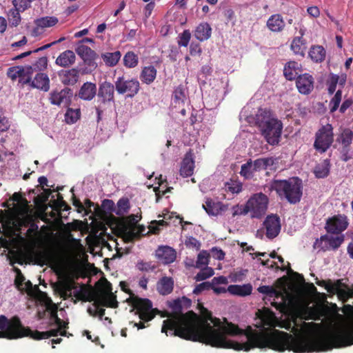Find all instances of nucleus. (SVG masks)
<instances>
[{"mask_svg":"<svg viewBox=\"0 0 353 353\" xmlns=\"http://www.w3.org/2000/svg\"><path fill=\"white\" fill-rule=\"evenodd\" d=\"M169 307L172 312L169 319L163 321L162 333L172 332V335L185 341L204 343L210 346L232 349L235 351L248 352L254 348H268L283 352L289 350L295 344H301L304 336H292L287 332L274 330L269 332L265 330H256L250 326L242 330L239 326L226 321V324L214 329L208 323L211 321L215 325L220 324L217 319H212V313L203 309V318L193 311L183 313L186 310L179 301H172Z\"/></svg>","mask_w":353,"mask_h":353,"instance_id":"1","label":"nucleus"},{"mask_svg":"<svg viewBox=\"0 0 353 353\" xmlns=\"http://www.w3.org/2000/svg\"><path fill=\"white\" fill-rule=\"evenodd\" d=\"M301 341L303 343H296L289 350L294 353L321 352L333 348L350 346L353 345V325L337 326L322 336H304Z\"/></svg>","mask_w":353,"mask_h":353,"instance_id":"2","label":"nucleus"},{"mask_svg":"<svg viewBox=\"0 0 353 353\" xmlns=\"http://www.w3.org/2000/svg\"><path fill=\"white\" fill-rule=\"evenodd\" d=\"M64 328H56L45 332L38 330L32 331L28 327L23 326L19 316H14L11 319L5 315H0V337H5L8 340H17L24 337H30L34 341L48 339L51 336H56Z\"/></svg>","mask_w":353,"mask_h":353,"instance_id":"3","label":"nucleus"},{"mask_svg":"<svg viewBox=\"0 0 353 353\" xmlns=\"http://www.w3.org/2000/svg\"><path fill=\"white\" fill-rule=\"evenodd\" d=\"M256 125L261 130L266 143L270 145H277L280 142L282 132V123L273 117L270 109H259L256 114Z\"/></svg>","mask_w":353,"mask_h":353,"instance_id":"4","label":"nucleus"},{"mask_svg":"<svg viewBox=\"0 0 353 353\" xmlns=\"http://www.w3.org/2000/svg\"><path fill=\"white\" fill-rule=\"evenodd\" d=\"M270 189L277 193L278 196L285 199L290 204L299 203L303 195V183L298 177L287 180L274 179L270 184Z\"/></svg>","mask_w":353,"mask_h":353,"instance_id":"5","label":"nucleus"},{"mask_svg":"<svg viewBox=\"0 0 353 353\" xmlns=\"http://www.w3.org/2000/svg\"><path fill=\"white\" fill-rule=\"evenodd\" d=\"M74 297L83 302L94 301V306L96 307L99 306L114 309L118 307V301L113 293L99 294L90 286L86 288L84 285H81L80 290L74 292Z\"/></svg>","mask_w":353,"mask_h":353,"instance_id":"6","label":"nucleus"},{"mask_svg":"<svg viewBox=\"0 0 353 353\" xmlns=\"http://www.w3.org/2000/svg\"><path fill=\"white\" fill-rule=\"evenodd\" d=\"M127 301L136 310V314H139V319L148 322L154 318L156 309L152 308V302L149 299L139 298L131 294Z\"/></svg>","mask_w":353,"mask_h":353,"instance_id":"7","label":"nucleus"},{"mask_svg":"<svg viewBox=\"0 0 353 353\" xmlns=\"http://www.w3.org/2000/svg\"><path fill=\"white\" fill-rule=\"evenodd\" d=\"M333 142L332 126L327 123L321 127L315 134V142H314V148L320 152H325L331 146Z\"/></svg>","mask_w":353,"mask_h":353,"instance_id":"8","label":"nucleus"},{"mask_svg":"<svg viewBox=\"0 0 353 353\" xmlns=\"http://www.w3.org/2000/svg\"><path fill=\"white\" fill-rule=\"evenodd\" d=\"M114 88L113 84L109 81H104L99 84L98 92L96 93L98 97V106L96 107L98 119L103 114V108L106 104L114 101Z\"/></svg>","mask_w":353,"mask_h":353,"instance_id":"9","label":"nucleus"},{"mask_svg":"<svg viewBox=\"0 0 353 353\" xmlns=\"http://www.w3.org/2000/svg\"><path fill=\"white\" fill-rule=\"evenodd\" d=\"M268 205V197L263 193H256L248 199L245 207L252 210V218L260 219L263 216L267 210Z\"/></svg>","mask_w":353,"mask_h":353,"instance_id":"10","label":"nucleus"},{"mask_svg":"<svg viewBox=\"0 0 353 353\" xmlns=\"http://www.w3.org/2000/svg\"><path fill=\"white\" fill-rule=\"evenodd\" d=\"M114 89L119 94H125L127 97L132 99L139 92V81L135 79H126L125 77H119L114 81Z\"/></svg>","mask_w":353,"mask_h":353,"instance_id":"11","label":"nucleus"},{"mask_svg":"<svg viewBox=\"0 0 353 353\" xmlns=\"http://www.w3.org/2000/svg\"><path fill=\"white\" fill-rule=\"evenodd\" d=\"M347 218L344 214H336L327 220L325 230L329 234H339L347 228Z\"/></svg>","mask_w":353,"mask_h":353,"instance_id":"12","label":"nucleus"},{"mask_svg":"<svg viewBox=\"0 0 353 353\" xmlns=\"http://www.w3.org/2000/svg\"><path fill=\"white\" fill-rule=\"evenodd\" d=\"M76 53L77 55L81 57L84 64L88 65V67L92 70L97 68L95 60L98 57V55H97L94 50L84 44H79L77 45Z\"/></svg>","mask_w":353,"mask_h":353,"instance_id":"13","label":"nucleus"},{"mask_svg":"<svg viewBox=\"0 0 353 353\" xmlns=\"http://www.w3.org/2000/svg\"><path fill=\"white\" fill-rule=\"evenodd\" d=\"M337 142L341 144L342 160L347 162L350 159L349 151L350 145L352 142V131L349 128H345L337 137Z\"/></svg>","mask_w":353,"mask_h":353,"instance_id":"14","label":"nucleus"},{"mask_svg":"<svg viewBox=\"0 0 353 353\" xmlns=\"http://www.w3.org/2000/svg\"><path fill=\"white\" fill-rule=\"evenodd\" d=\"M72 97V90L65 88L60 91L54 90L50 94V102L52 105L60 106L63 104L65 106H68L69 102H70V98Z\"/></svg>","mask_w":353,"mask_h":353,"instance_id":"15","label":"nucleus"},{"mask_svg":"<svg viewBox=\"0 0 353 353\" xmlns=\"http://www.w3.org/2000/svg\"><path fill=\"white\" fill-rule=\"evenodd\" d=\"M60 82L65 86H73L77 84L80 77V70L72 68L69 70H61L58 72Z\"/></svg>","mask_w":353,"mask_h":353,"instance_id":"16","label":"nucleus"},{"mask_svg":"<svg viewBox=\"0 0 353 353\" xmlns=\"http://www.w3.org/2000/svg\"><path fill=\"white\" fill-rule=\"evenodd\" d=\"M264 227L266 230V237L272 239L278 236L280 232V219L276 214L266 216L264 221Z\"/></svg>","mask_w":353,"mask_h":353,"instance_id":"17","label":"nucleus"},{"mask_svg":"<svg viewBox=\"0 0 353 353\" xmlns=\"http://www.w3.org/2000/svg\"><path fill=\"white\" fill-rule=\"evenodd\" d=\"M157 260L164 265H168L176 260V251L168 245H161L155 251Z\"/></svg>","mask_w":353,"mask_h":353,"instance_id":"18","label":"nucleus"},{"mask_svg":"<svg viewBox=\"0 0 353 353\" xmlns=\"http://www.w3.org/2000/svg\"><path fill=\"white\" fill-rule=\"evenodd\" d=\"M296 87L299 93L303 94H310L313 89V78L308 74H303L296 77Z\"/></svg>","mask_w":353,"mask_h":353,"instance_id":"19","label":"nucleus"},{"mask_svg":"<svg viewBox=\"0 0 353 353\" xmlns=\"http://www.w3.org/2000/svg\"><path fill=\"white\" fill-rule=\"evenodd\" d=\"M194 173V153L190 150L185 152L180 167V175L182 177H188Z\"/></svg>","mask_w":353,"mask_h":353,"instance_id":"20","label":"nucleus"},{"mask_svg":"<svg viewBox=\"0 0 353 353\" xmlns=\"http://www.w3.org/2000/svg\"><path fill=\"white\" fill-rule=\"evenodd\" d=\"M321 243H325V245H322L321 249L323 251L326 250H337L344 241V236L340 235L334 236H328L327 235L321 236Z\"/></svg>","mask_w":353,"mask_h":353,"instance_id":"21","label":"nucleus"},{"mask_svg":"<svg viewBox=\"0 0 353 353\" xmlns=\"http://www.w3.org/2000/svg\"><path fill=\"white\" fill-rule=\"evenodd\" d=\"M203 209L206 211L207 214L216 216L225 211L227 208L220 201L214 202L211 198H207L206 201L203 204Z\"/></svg>","mask_w":353,"mask_h":353,"instance_id":"22","label":"nucleus"},{"mask_svg":"<svg viewBox=\"0 0 353 353\" xmlns=\"http://www.w3.org/2000/svg\"><path fill=\"white\" fill-rule=\"evenodd\" d=\"M266 27L272 32H281L285 28V21L280 14H273L266 21Z\"/></svg>","mask_w":353,"mask_h":353,"instance_id":"23","label":"nucleus"},{"mask_svg":"<svg viewBox=\"0 0 353 353\" xmlns=\"http://www.w3.org/2000/svg\"><path fill=\"white\" fill-rule=\"evenodd\" d=\"M96 93L97 85L91 82H85L79 89L78 97L81 100L90 101L94 98Z\"/></svg>","mask_w":353,"mask_h":353,"instance_id":"24","label":"nucleus"},{"mask_svg":"<svg viewBox=\"0 0 353 353\" xmlns=\"http://www.w3.org/2000/svg\"><path fill=\"white\" fill-rule=\"evenodd\" d=\"M75 63V54L72 50H67L60 53L55 59V65L61 68H69Z\"/></svg>","mask_w":353,"mask_h":353,"instance_id":"25","label":"nucleus"},{"mask_svg":"<svg viewBox=\"0 0 353 353\" xmlns=\"http://www.w3.org/2000/svg\"><path fill=\"white\" fill-rule=\"evenodd\" d=\"M37 28L33 30V35L37 36L41 33V30L51 28L57 23V18L54 17H44L37 19L34 21Z\"/></svg>","mask_w":353,"mask_h":353,"instance_id":"26","label":"nucleus"},{"mask_svg":"<svg viewBox=\"0 0 353 353\" xmlns=\"http://www.w3.org/2000/svg\"><path fill=\"white\" fill-rule=\"evenodd\" d=\"M27 84H30L32 88L41 90L44 92H47L49 90V79L47 74L43 72L37 74L34 79H30V82Z\"/></svg>","mask_w":353,"mask_h":353,"instance_id":"27","label":"nucleus"},{"mask_svg":"<svg viewBox=\"0 0 353 353\" xmlns=\"http://www.w3.org/2000/svg\"><path fill=\"white\" fill-rule=\"evenodd\" d=\"M156 290H157V292L163 296L170 294L172 292L173 290L172 278L168 276L161 278V279L157 281V284H156Z\"/></svg>","mask_w":353,"mask_h":353,"instance_id":"28","label":"nucleus"},{"mask_svg":"<svg viewBox=\"0 0 353 353\" xmlns=\"http://www.w3.org/2000/svg\"><path fill=\"white\" fill-rule=\"evenodd\" d=\"M210 35H212V28L208 23L199 24L195 28V32H194V37L201 41H207L210 38Z\"/></svg>","mask_w":353,"mask_h":353,"instance_id":"29","label":"nucleus"},{"mask_svg":"<svg viewBox=\"0 0 353 353\" xmlns=\"http://www.w3.org/2000/svg\"><path fill=\"white\" fill-rule=\"evenodd\" d=\"M316 284L320 287H323L328 292H332L336 289L347 288V285L341 282V279H337L334 282H332L330 279L319 280L316 281Z\"/></svg>","mask_w":353,"mask_h":353,"instance_id":"30","label":"nucleus"},{"mask_svg":"<svg viewBox=\"0 0 353 353\" xmlns=\"http://www.w3.org/2000/svg\"><path fill=\"white\" fill-rule=\"evenodd\" d=\"M157 70L152 65L145 66L141 70L139 74V79L142 83L150 85L156 79Z\"/></svg>","mask_w":353,"mask_h":353,"instance_id":"31","label":"nucleus"},{"mask_svg":"<svg viewBox=\"0 0 353 353\" xmlns=\"http://www.w3.org/2000/svg\"><path fill=\"white\" fill-rule=\"evenodd\" d=\"M283 73H284L286 80H294L296 77H299L298 75V73H299V64L295 61L286 63L284 70H283Z\"/></svg>","mask_w":353,"mask_h":353,"instance_id":"32","label":"nucleus"},{"mask_svg":"<svg viewBox=\"0 0 353 353\" xmlns=\"http://www.w3.org/2000/svg\"><path fill=\"white\" fill-rule=\"evenodd\" d=\"M228 292L232 295H238L239 296H248L252 293V285H230L228 288Z\"/></svg>","mask_w":353,"mask_h":353,"instance_id":"33","label":"nucleus"},{"mask_svg":"<svg viewBox=\"0 0 353 353\" xmlns=\"http://www.w3.org/2000/svg\"><path fill=\"white\" fill-rule=\"evenodd\" d=\"M37 264L43 266L52 264L55 262V259L51 251L43 250L35 254Z\"/></svg>","mask_w":353,"mask_h":353,"instance_id":"34","label":"nucleus"},{"mask_svg":"<svg viewBox=\"0 0 353 353\" xmlns=\"http://www.w3.org/2000/svg\"><path fill=\"white\" fill-rule=\"evenodd\" d=\"M128 223H129V225H130V229L127 232V238L132 240L138 236V234L141 233L144 231V228L143 226H139V231L135 232L136 224L138 223V219H137V216L134 214H130L128 216Z\"/></svg>","mask_w":353,"mask_h":353,"instance_id":"35","label":"nucleus"},{"mask_svg":"<svg viewBox=\"0 0 353 353\" xmlns=\"http://www.w3.org/2000/svg\"><path fill=\"white\" fill-rule=\"evenodd\" d=\"M290 48L294 54L304 57L306 46L305 45V40L301 37H294L292 42H291Z\"/></svg>","mask_w":353,"mask_h":353,"instance_id":"36","label":"nucleus"},{"mask_svg":"<svg viewBox=\"0 0 353 353\" xmlns=\"http://www.w3.org/2000/svg\"><path fill=\"white\" fill-rule=\"evenodd\" d=\"M274 159L272 157H265L256 159L252 161V168L255 171H262L273 165Z\"/></svg>","mask_w":353,"mask_h":353,"instance_id":"37","label":"nucleus"},{"mask_svg":"<svg viewBox=\"0 0 353 353\" xmlns=\"http://www.w3.org/2000/svg\"><path fill=\"white\" fill-rule=\"evenodd\" d=\"M309 57L315 63H321L325 59V50L321 46H312L309 51Z\"/></svg>","mask_w":353,"mask_h":353,"instance_id":"38","label":"nucleus"},{"mask_svg":"<svg viewBox=\"0 0 353 353\" xmlns=\"http://www.w3.org/2000/svg\"><path fill=\"white\" fill-rule=\"evenodd\" d=\"M121 54L117 50L114 52H105L102 54V59L108 67H113L116 65L120 60Z\"/></svg>","mask_w":353,"mask_h":353,"instance_id":"39","label":"nucleus"},{"mask_svg":"<svg viewBox=\"0 0 353 353\" xmlns=\"http://www.w3.org/2000/svg\"><path fill=\"white\" fill-rule=\"evenodd\" d=\"M27 9L12 8L7 13V19L10 21V26L17 27L21 23L20 12L26 11Z\"/></svg>","mask_w":353,"mask_h":353,"instance_id":"40","label":"nucleus"},{"mask_svg":"<svg viewBox=\"0 0 353 353\" xmlns=\"http://www.w3.org/2000/svg\"><path fill=\"white\" fill-rule=\"evenodd\" d=\"M34 69L31 65L26 66H16L10 68L8 71H7V76L10 78L12 80H15L17 79V77L21 75L24 72H29L30 70Z\"/></svg>","mask_w":353,"mask_h":353,"instance_id":"41","label":"nucleus"},{"mask_svg":"<svg viewBox=\"0 0 353 353\" xmlns=\"http://www.w3.org/2000/svg\"><path fill=\"white\" fill-rule=\"evenodd\" d=\"M328 293L336 294L337 298L343 303L347 302V300L353 297V290H350L349 287L348 288H337L334 291L328 292Z\"/></svg>","mask_w":353,"mask_h":353,"instance_id":"42","label":"nucleus"},{"mask_svg":"<svg viewBox=\"0 0 353 353\" xmlns=\"http://www.w3.org/2000/svg\"><path fill=\"white\" fill-rule=\"evenodd\" d=\"M256 290L261 294L266 295L269 299H278L281 296V293L274 288L273 286L261 285L258 287Z\"/></svg>","mask_w":353,"mask_h":353,"instance_id":"43","label":"nucleus"},{"mask_svg":"<svg viewBox=\"0 0 353 353\" xmlns=\"http://www.w3.org/2000/svg\"><path fill=\"white\" fill-rule=\"evenodd\" d=\"M260 172V171H255L253 170V168H252V160L248 159V162L245 163L241 165V167H240V176L244 177L246 180H251L254 177V172Z\"/></svg>","mask_w":353,"mask_h":353,"instance_id":"44","label":"nucleus"},{"mask_svg":"<svg viewBox=\"0 0 353 353\" xmlns=\"http://www.w3.org/2000/svg\"><path fill=\"white\" fill-rule=\"evenodd\" d=\"M130 210V201L127 197H122L117 201V208H114V213L121 216L128 213Z\"/></svg>","mask_w":353,"mask_h":353,"instance_id":"45","label":"nucleus"},{"mask_svg":"<svg viewBox=\"0 0 353 353\" xmlns=\"http://www.w3.org/2000/svg\"><path fill=\"white\" fill-rule=\"evenodd\" d=\"M123 65L128 68H134L138 65V57L133 52H128L123 57Z\"/></svg>","mask_w":353,"mask_h":353,"instance_id":"46","label":"nucleus"},{"mask_svg":"<svg viewBox=\"0 0 353 353\" xmlns=\"http://www.w3.org/2000/svg\"><path fill=\"white\" fill-rule=\"evenodd\" d=\"M80 119V109L68 108L65 113V122L68 124H73Z\"/></svg>","mask_w":353,"mask_h":353,"instance_id":"47","label":"nucleus"},{"mask_svg":"<svg viewBox=\"0 0 353 353\" xmlns=\"http://www.w3.org/2000/svg\"><path fill=\"white\" fill-rule=\"evenodd\" d=\"M41 293V296L43 297V303H45V305H46L47 311L51 312V319L54 321L56 319H59L57 314H56V306L55 304L52 303V299L47 296V294L45 292H40Z\"/></svg>","mask_w":353,"mask_h":353,"instance_id":"48","label":"nucleus"},{"mask_svg":"<svg viewBox=\"0 0 353 353\" xmlns=\"http://www.w3.org/2000/svg\"><path fill=\"white\" fill-rule=\"evenodd\" d=\"M329 175V161L324 160L323 165H319L315 168V176L318 179H323Z\"/></svg>","mask_w":353,"mask_h":353,"instance_id":"49","label":"nucleus"},{"mask_svg":"<svg viewBox=\"0 0 353 353\" xmlns=\"http://www.w3.org/2000/svg\"><path fill=\"white\" fill-rule=\"evenodd\" d=\"M225 188L232 194H239L242 190V183L239 181L231 179L225 183Z\"/></svg>","mask_w":353,"mask_h":353,"instance_id":"50","label":"nucleus"},{"mask_svg":"<svg viewBox=\"0 0 353 353\" xmlns=\"http://www.w3.org/2000/svg\"><path fill=\"white\" fill-rule=\"evenodd\" d=\"M136 269L142 272H150L156 270V265L152 262H145L139 260L136 263Z\"/></svg>","mask_w":353,"mask_h":353,"instance_id":"51","label":"nucleus"},{"mask_svg":"<svg viewBox=\"0 0 353 353\" xmlns=\"http://www.w3.org/2000/svg\"><path fill=\"white\" fill-rule=\"evenodd\" d=\"M214 275V270L212 268L205 267L195 276V281H201L208 279Z\"/></svg>","mask_w":353,"mask_h":353,"instance_id":"52","label":"nucleus"},{"mask_svg":"<svg viewBox=\"0 0 353 353\" xmlns=\"http://www.w3.org/2000/svg\"><path fill=\"white\" fill-rule=\"evenodd\" d=\"M209 262V253L206 250H203L199 252L198 259L195 262V268H201L202 267H207Z\"/></svg>","mask_w":353,"mask_h":353,"instance_id":"53","label":"nucleus"},{"mask_svg":"<svg viewBox=\"0 0 353 353\" xmlns=\"http://www.w3.org/2000/svg\"><path fill=\"white\" fill-rule=\"evenodd\" d=\"M307 325V323L303 321H302L301 325H298L296 323V320L295 319V318H294V319H292V321L286 323V325L284 326V327H285L286 330H290L291 332L294 333V334H297L299 333V327L303 328L306 327Z\"/></svg>","mask_w":353,"mask_h":353,"instance_id":"54","label":"nucleus"},{"mask_svg":"<svg viewBox=\"0 0 353 353\" xmlns=\"http://www.w3.org/2000/svg\"><path fill=\"white\" fill-rule=\"evenodd\" d=\"M341 91L339 90L335 92V95L332 97V100H330V112H334L337 110L338 107H339V103H341Z\"/></svg>","mask_w":353,"mask_h":353,"instance_id":"55","label":"nucleus"},{"mask_svg":"<svg viewBox=\"0 0 353 353\" xmlns=\"http://www.w3.org/2000/svg\"><path fill=\"white\" fill-rule=\"evenodd\" d=\"M248 213L252 214V210L246 208L241 205L237 204L232 207V216H243Z\"/></svg>","mask_w":353,"mask_h":353,"instance_id":"56","label":"nucleus"},{"mask_svg":"<svg viewBox=\"0 0 353 353\" xmlns=\"http://www.w3.org/2000/svg\"><path fill=\"white\" fill-rule=\"evenodd\" d=\"M35 0H13L14 8H19L20 10H27L30 8V4Z\"/></svg>","mask_w":353,"mask_h":353,"instance_id":"57","label":"nucleus"},{"mask_svg":"<svg viewBox=\"0 0 353 353\" xmlns=\"http://www.w3.org/2000/svg\"><path fill=\"white\" fill-rule=\"evenodd\" d=\"M174 101L175 102H183V100L185 98V94H184V88L183 85H179L174 90Z\"/></svg>","mask_w":353,"mask_h":353,"instance_id":"58","label":"nucleus"},{"mask_svg":"<svg viewBox=\"0 0 353 353\" xmlns=\"http://www.w3.org/2000/svg\"><path fill=\"white\" fill-rule=\"evenodd\" d=\"M214 285L210 284L208 281L202 282L195 286V288L193 290L194 294L198 295L200 293L203 292L205 290H209L213 288Z\"/></svg>","mask_w":353,"mask_h":353,"instance_id":"59","label":"nucleus"},{"mask_svg":"<svg viewBox=\"0 0 353 353\" xmlns=\"http://www.w3.org/2000/svg\"><path fill=\"white\" fill-rule=\"evenodd\" d=\"M338 75L332 74L329 77L328 80V93L332 94L336 90V86H337Z\"/></svg>","mask_w":353,"mask_h":353,"instance_id":"60","label":"nucleus"},{"mask_svg":"<svg viewBox=\"0 0 353 353\" xmlns=\"http://www.w3.org/2000/svg\"><path fill=\"white\" fill-rule=\"evenodd\" d=\"M13 270L14 272L17 273V276H15L14 283H15V285H17V288H18L19 290H21V287H22L26 279H24L22 272H21V270L18 268L14 267Z\"/></svg>","mask_w":353,"mask_h":353,"instance_id":"61","label":"nucleus"},{"mask_svg":"<svg viewBox=\"0 0 353 353\" xmlns=\"http://www.w3.org/2000/svg\"><path fill=\"white\" fill-rule=\"evenodd\" d=\"M98 284L102 283V289L99 290L101 294H108L112 293V285L111 283L105 279H101L97 282Z\"/></svg>","mask_w":353,"mask_h":353,"instance_id":"62","label":"nucleus"},{"mask_svg":"<svg viewBox=\"0 0 353 353\" xmlns=\"http://www.w3.org/2000/svg\"><path fill=\"white\" fill-rule=\"evenodd\" d=\"M189 41H190V32L188 30H185L182 32L181 34H180V40H179V46L186 47L189 43Z\"/></svg>","mask_w":353,"mask_h":353,"instance_id":"63","label":"nucleus"},{"mask_svg":"<svg viewBox=\"0 0 353 353\" xmlns=\"http://www.w3.org/2000/svg\"><path fill=\"white\" fill-rule=\"evenodd\" d=\"M102 208L106 213L112 214L114 211V203L110 199H104L102 201Z\"/></svg>","mask_w":353,"mask_h":353,"instance_id":"64","label":"nucleus"}]
</instances>
